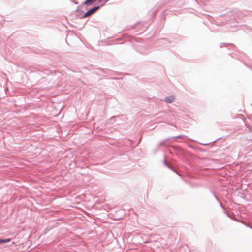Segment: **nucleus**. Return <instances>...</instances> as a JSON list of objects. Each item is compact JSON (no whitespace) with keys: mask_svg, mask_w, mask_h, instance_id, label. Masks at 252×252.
<instances>
[{"mask_svg":"<svg viewBox=\"0 0 252 252\" xmlns=\"http://www.w3.org/2000/svg\"><path fill=\"white\" fill-rule=\"evenodd\" d=\"M98 8H99V7L97 6V7H94V8L89 10L84 14V17H88L90 15H91V14L94 13V12H95Z\"/></svg>","mask_w":252,"mask_h":252,"instance_id":"1","label":"nucleus"},{"mask_svg":"<svg viewBox=\"0 0 252 252\" xmlns=\"http://www.w3.org/2000/svg\"><path fill=\"white\" fill-rule=\"evenodd\" d=\"M174 99V97L170 96L169 97H167V98H166L165 99V101L168 103H172Z\"/></svg>","mask_w":252,"mask_h":252,"instance_id":"2","label":"nucleus"},{"mask_svg":"<svg viewBox=\"0 0 252 252\" xmlns=\"http://www.w3.org/2000/svg\"><path fill=\"white\" fill-rule=\"evenodd\" d=\"M10 241V239H0V243H7Z\"/></svg>","mask_w":252,"mask_h":252,"instance_id":"3","label":"nucleus"}]
</instances>
